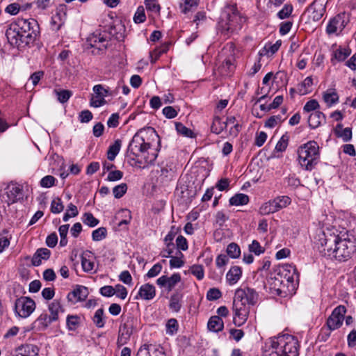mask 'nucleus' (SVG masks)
Returning <instances> with one entry per match:
<instances>
[{"mask_svg": "<svg viewBox=\"0 0 356 356\" xmlns=\"http://www.w3.org/2000/svg\"><path fill=\"white\" fill-rule=\"evenodd\" d=\"M250 307L238 300L234 299L232 306L233 323L237 327H241L245 323L250 314Z\"/></svg>", "mask_w": 356, "mask_h": 356, "instance_id": "obj_7", "label": "nucleus"}, {"mask_svg": "<svg viewBox=\"0 0 356 356\" xmlns=\"http://www.w3.org/2000/svg\"><path fill=\"white\" fill-rule=\"evenodd\" d=\"M323 98L328 106L336 104L339 100V96L334 90H327L323 94Z\"/></svg>", "mask_w": 356, "mask_h": 356, "instance_id": "obj_34", "label": "nucleus"}, {"mask_svg": "<svg viewBox=\"0 0 356 356\" xmlns=\"http://www.w3.org/2000/svg\"><path fill=\"white\" fill-rule=\"evenodd\" d=\"M298 161L306 170H312L320 158L319 145L314 140L301 145L297 149Z\"/></svg>", "mask_w": 356, "mask_h": 356, "instance_id": "obj_5", "label": "nucleus"}, {"mask_svg": "<svg viewBox=\"0 0 356 356\" xmlns=\"http://www.w3.org/2000/svg\"><path fill=\"white\" fill-rule=\"evenodd\" d=\"M83 222L93 227L98 225L99 220L91 213H86L82 218Z\"/></svg>", "mask_w": 356, "mask_h": 356, "instance_id": "obj_48", "label": "nucleus"}, {"mask_svg": "<svg viewBox=\"0 0 356 356\" xmlns=\"http://www.w3.org/2000/svg\"><path fill=\"white\" fill-rule=\"evenodd\" d=\"M92 90L94 94L92 95L90 101V106L99 108L106 104L105 97L108 95V90L104 88L103 86L98 84L94 86Z\"/></svg>", "mask_w": 356, "mask_h": 356, "instance_id": "obj_13", "label": "nucleus"}, {"mask_svg": "<svg viewBox=\"0 0 356 356\" xmlns=\"http://www.w3.org/2000/svg\"><path fill=\"white\" fill-rule=\"evenodd\" d=\"M55 93L60 103L67 102L72 95V92L67 90H55Z\"/></svg>", "mask_w": 356, "mask_h": 356, "instance_id": "obj_51", "label": "nucleus"}, {"mask_svg": "<svg viewBox=\"0 0 356 356\" xmlns=\"http://www.w3.org/2000/svg\"><path fill=\"white\" fill-rule=\"evenodd\" d=\"M229 262V257L225 254H219L216 259V265L222 273L225 270V266Z\"/></svg>", "mask_w": 356, "mask_h": 356, "instance_id": "obj_49", "label": "nucleus"}, {"mask_svg": "<svg viewBox=\"0 0 356 356\" xmlns=\"http://www.w3.org/2000/svg\"><path fill=\"white\" fill-rule=\"evenodd\" d=\"M336 136L341 138L344 142H348L352 138V131L350 128H343L341 124H337L334 129Z\"/></svg>", "mask_w": 356, "mask_h": 356, "instance_id": "obj_31", "label": "nucleus"}, {"mask_svg": "<svg viewBox=\"0 0 356 356\" xmlns=\"http://www.w3.org/2000/svg\"><path fill=\"white\" fill-rule=\"evenodd\" d=\"M299 348V341L295 336L279 334L265 342L262 356H298Z\"/></svg>", "mask_w": 356, "mask_h": 356, "instance_id": "obj_4", "label": "nucleus"}, {"mask_svg": "<svg viewBox=\"0 0 356 356\" xmlns=\"http://www.w3.org/2000/svg\"><path fill=\"white\" fill-rule=\"evenodd\" d=\"M133 321V317H128L126 321L120 326L119 334L117 341L118 346H122L126 344L129 341L132 333Z\"/></svg>", "mask_w": 356, "mask_h": 356, "instance_id": "obj_14", "label": "nucleus"}, {"mask_svg": "<svg viewBox=\"0 0 356 356\" xmlns=\"http://www.w3.org/2000/svg\"><path fill=\"white\" fill-rule=\"evenodd\" d=\"M123 177V172L120 170H112L108 174L106 180L109 181H116L120 180Z\"/></svg>", "mask_w": 356, "mask_h": 356, "instance_id": "obj_64", "label": "nucleus"}, {"mask_svg": "<svg viewBox=\"0 0 356 356\" xmlns=\"http://www.w3.org/2000/svg\"><path fill=\"white\" fill-rule=\"evenodd\" d=\"M241 248L235 243H229L227 247V254L232 259H237L241 256Z\"/></svg>", "mask_w": 356, "mask_h": 356, "instance_id": "obj_39", "label": "nucleus"}, {"mask_svg": "<svg viewBox=\"0 0 356 356\" xmlns=\"http://www.w3.org/2000/svg\"><path fill=\"white\" fill-rule=\"evenodd\" d=\"M350 53L351 51L349 48L339 47L338 48L333 51L331 61L333 64H335L336 61H343L350 54Z\"/></svg>", "mask_w": 356, "mask_h": 356, "instance_id": "obj_24", "label": "nucleus"}, {"mask_svg": "<svg viewBox=\"0 0 356 356\" xmlns=\"http://www.w3.org/2000/svg\"><path fill=\"white\" fill-rule=\"evenodd\" d=\"M249 202V197L243 193H237L229 199V204L233 206H243Z\"/></svg>", "mask_w": 356, "mask_h": 356, "instance_id": "obj_33", "label": "nucleus"}, {"mask_svg": "<svg viewBox=\"0 0 356 356\" xmlns=\"http://www.w3.org/2000/svg\"><path fill=\"white\" fill-rule=\"evenodd\" d=\"M93 323L97 327H103L105 324L104 318V309L102 308L98 309L93 316Z\"/></svg>", "mask_w": 356, "mask_h": 356, "instance_id": "obj_43", "label": "nucleus"}, {"mask_svg": "<svg viewBox=\"0 0 356 356\" xmlns=\"http://www.w3.org/2000/svg\"><path fill=\"white\" fill-rule=\"evenodd\" d=\"M282 44V42L280 40H277L275 43L273 44H266L264 47V51H266V54L268 55L272 56L275 52L278 51L280 46Z\"/></svg>", "mask_w": 356, "mask_h": 356, "instance_id": "obj_57", "label": "nucleus"}, {"mask_svg": "<svg viewBox=\"0 0 356 356\" xmlns=\"http://www.w3.org/2000/svg\"><path fill=\"white\" fill-rule=\"evenodd\" d=\"M88 296V288L83 286H76L73 291H70L67 296V300L69 302L74 305L78 302L86 300Z\"/></svg>", "mask_w": 356, "mask_h": 356, "instance_id": "obj_17", "label": "nucleus"}, {"mask_svg": "<svg viewBox=\"0 0 356 356\" xmlns=\"http://www.w3.org/2000/svg\"><path fill=\"white\" fill-rule=\"evenodd\" d=\"M106 236V229L104 227H99L94 230L92 233V238L95 241H99Z\"/></svg>", "mask_w": 356, "mask_h": 356, "instance_id": "obj_54", "label": "nucleus"}, {"mask_svg": "<svg viewBox=\"0 0 356 356\" xmlns=\"http://www.w3.org/2000/svg\"><path fill=\"white\" fill-rule=\"evenodd\" d=\"M39 350L36 346L26 344L17 348L13 356H38Z\"/></svg>", "mask_w": 356, "mask_h": 356, "instance_id": "obj_21", "label": "nucleus"}, {"mask_svg": "<svg viewBox=\"0 0 356 356\" xmlns=\"http://www.w3.org/2000/svg\"><path fill=\"white\" fill-rule=\"evenodd\" d=\"M113 289L115 290V295H116V296L122 300H124L127 298V290L124 286L121 284H116L115 286H113Z\"/></svg>", "mask_w": 356, "mask_h": 356, "instance_id": "obj_58", "label": "nucleus"}, {"mask_svg": "<svg viewBox=\"0 0 356 356\" xmlns=\"http://www.w3.org/2000/svg\"><path fill=\"white\" fill-rule=\"evenodd\" d=\"M277 211V210L273 200L264 202L261 205V207L259 209V213L261 216L274 213Z\"/></svg>", "mask_w": 356, "mask_h": 356, "instance_id": "obj_32", "label": "nucleus"}, {"mask_svg": "<svg viewBox=\"0 0 356 356\" xmlns=\"http://www.w3.org/2000/svg\"><path fill=\"white\" fill-rule=\"evenodd\" d=\"M234 299L246 303L250 307V305H254L257 302L258 294L253 289L239 288L236 290Z\"/></svg>", "mask_w": 356, "mask_h": 356, "instance_id": "obj_10", "label": "nucleus"}, {"mask_svg": "<svg viewBox=\"0 0 356 356\" xmlns=\"http://www.w3.org/2000/svg\"><path fill=\"white\" fill-rule=\"evenodd\" d=\"M282 122L280 115H273L269 118L265 122V127L268 128H274L280 124Z\"/></svg>", "mask_w": 356, "mask_h": 356, "instance_id": "obj_59", "label": "nucleus"}, {"mask_svg": "<svg viewBox=\"0 0 356 356\" xmlns=\"http://www.w3.org/2000/svg\"><path fill=\"white\" fill-rule=\"evenodd\" d=\"M181 281V276L179 273H174L170 277L163 275L156 280V284L161 288L166 287L171 291L177 283Z\"/></svg>", "mask_w": 356, "mask_h": 356, "instance_id": "obj_18", "label": "nucleus"}, {"mask_svg": "<svg viewBox=\"0 0 356 356\" xmlns=\"http://www.w3.org/2000/svg\"><path fill=\"white\" fill-rule=\"evenodd\" d=\"M168 49V45L164 44L159 47L156 48L149 53V57L152 63H155L162 54L165 53Z\"/></svg>", "mask_w": 356, "mask_h": 356, "instance_id": "obj_40", "label": "nucleus"}, {"mask_svg": "<svg viewBox=\"0 0 356 356\" xmlns=\"http://www.w3.org/2000/svg\"><path fill=\"white\" fill-rule=\"evenodd\" d=\"M39 33V26L33 18H17L8 26L6 36L8 42L15 47L33 43Z\"/></svg>", "mask_w": 356, "mask_h": 356, "instance_id": "obj_3", "label": "nucleus"}, {"mask_svg": "<svg viewBox=\"0 0 356 356\" xmlns=\"http://www.w3.org/2000/svg\"><path fill=\"white\" fill-rule=\"evenodd\" d=\"M346 309L343 305L337 307L327 320L326 325L330 330L339 328L344 321Z\"/></svg>", "mask_w": 356, "mask_h": 356, "instance_id": "obj_11", "label": "nucleus"}, {"mask_svg": "<svg viewBox=\"0 0 356 356\" xmlns=\"http://www.w3.org/2000/svg\"><path fill=\"white\" fill-rule=\"evenodd\" d=\"M51 255V251L47 248H39L34 253L31 262L34 266H38L42 260H47Z\"/></svg>", "mask_w": 356, "mask_h": 356, "instance_id": "obj_23", "label": "nucleus"}, {"mask_svg": "<svg viewBox=\"0 0 356 356\" xmlns=\"http://www.w3.org/2000/svg\"><path fill=\"white\" fill-rule=\"evenodd\" d=\"M207 327L210 331L218 332L222 330L224 327V322L220 317L213 316L209 318Z\"/></svg>", "mask_w": 356, "mask_h": 356, "instance_id": "obj_28", "label": "nucleus"}, {"mask_svg": "<svg viewBox=\"0 0 356 356\" xmlns=\"http://www.w3.org/2000/svg\"><path fill=\"white\" fill-rule=\"evenodd\" d=\"M325 121V115L322 112L315 111L312 113L308 118V123L311 128L316 129Z\"/></svg>", "mask_w": 356, "mask_h": 356, "instance_id": "obj_27", "label": "nucleus"}, {"mask_svg": "<svg viewBox=\"0 0 356 356\" xmlns=\"http://www.w3.org/2000/svg\"><path fill=\"white\" fill-rule=\"evenodd\" d=\"M249 251L250 252L254 253L256 255H260L265 252V248L262 247L260 243L256 241L253 240L252 243L248 246Z\"/></svg>", "mask_w": 356, "mask_h": 356, "instance_id": "obj_44", "label": "nucleus"}, {"mask_svg": "<svg viewBox=\"0 0 356 356\" xmlns=\"http://www.w3.org/2000/svg\"><path fill=\"white\" fill-rule=\"evenodd\" d=\"M159 142V137L154 129L147 127L140 129L129 143V156L135 160L136 166L145 168L155 161L157 152L154 146Z\"/></svg>", "mask_w": 356, "mask_h": 356, "instance_id": "obj_2", "label": "nucleus"}, {"mask_svg": "<svg viewBox=\"0 0 356 356\" xmlns=\"http://www.w3.org/2000/svg\"><path fill=\"white\" fill-rule=\"evenodd\" d=\"M116 218L119 219L118 226L128 225L131 220V211L128 209H121L117 214Z\"/></svg>", "mask_w": 356, "mask_h": 356, "instance_id": "obj_35", "label": "nucleus"}, {"mask_svg": "<svg viewBox=\"0 0 356 356\" xmlns=\"http://www.w3.org/2000/svg\"><path fill=\"white\" fill-rule=\"evenodd\" d=\"M145 6L148 11L154 14H159L160 12L161 7L156 0H145Z\"/></svg>", "mask_w": 356, "mask_h": 356, "instance_id": "obj_45", "label": "nucleus"}, {"mask_svg": "<svg viewBox=\"0 0 356 356\" xmlns=\"http://www.w3.org/2000/svg\"><path fill=\"white\" fill-rule=\"evenodd\" d=\"M181 297L179 294H175L170 297L169 307L172 311L178 312L180 310L181 307Z\"/></svg>", "mask_w": 356, "mask_h": 356, "instance_id": "obj_41", "label": "nucleus"}, {"mask_svg": "<svg viewBox=\"0 0 356 356\" xmlns=\"http://www.w3.org/2000/svg\"><path fill=\"white\" fill-rule=\"evenodd\" d=\"M127 191V185L124 183L120 184L113 188V193L115 198L122 197Z\"/></svg>", "mask_w": 356, "mask_h": 356, "instance_id": "obj_52", "label": "nucleus"}, {"mask_svg": "<svg viewBox=\"0 0 356 356\" xmlns=\"http://www.w3.org/2000/svg\"><path fill=\"white\" fill-rule=\"evenodd\" d=\"M136 356H166L162 347L153 345H143L138 350Z\"/></svg>", "mask_w": 356, "mask_h": 356, "instance_id": "obj_19", "label": "nucleus"}, {"mask_svg": "<svg viewBox=\"0 0 356 356\" xmlns=\"http://www.w3.org/2000/svg\"><path fill=\"white\" fill-rule=\"evenodd\" d=\"M273 201L275 202V205L277 208V211L282 209L286 207L291 202V198L289 196L286 195L277 197L275 199H273Z\"/></svg>", "mask_w": 356, "mask_h": 356, "instance_id": "obj_37", "label": "nucleus"}, {"mask_svg": "<svg viewBox=\"0 0 356 356\" xmlns=\"http://www.w3.org/2000/svg\"><path fill=\"white\" fill-rule=\"evenodd\" d=\"M289 136L286 134L283 135L275 146V149L277 152H284L288 145Z\"/></svg>", "mask_w": 356, "mask_h": 356, "instance_id": "obj_56", "label": "nucleus"}, {"mask_svg": "<svg viewBox=\"0 0 356 356\" xmlns=\"http://www.w3.org/2000/svg\"><path fill=\"white\" fill-rule=\"evenodd\" d=\"M166 333L173 335L178 330V323L175 318H170L168 321L166 325Z\"/></svg>", "mask_w": 356, "mask_h": 356, "instance_id": "obj_46", "label": "nucleus"}, {"mask_svg": "<svg viewBox=\"0 0 356 356\" xmlns=\"http://www.w3.org/2000/svg\"><path fill=\"white\" fill-rule=\"evenodd\" d=\"M242 270L241 267L232 266L227 273L226 279L230 285L235 284L241 277Z\"/></svg>", "mask_w": 356, "mask_h": 356, "instance_id": "obj_26", "label": "nucleus"}, {"mask_svg": "<svg viewBox=\"0 0 356 356\" xmlns=\"http://www.w3.org/2000/svg\"><path fill=\"white\" fill-rule=\"evenodd\" d=\"M121 147L120 140H115V143L111 145L107 152V158L110 161H113L116 156L118 154Z\"/></svg>", "mask_w": 356, "mask_h": 356, "instance_id": "obj_36", "label": "nucleus"}, {"mask_svg": "<svg viewBox=\"0 0 356 356\" xmlns=\"http://www.w3.org/2000/svg\"><path fill=\"white\" fill-rule=\"evenodd\" d=\"M55 321H57V320L53 318L50 314H49L45 312H42L36 320L40 328L42 330H45L49 327V325Z\"/></svg>", "mask_w": 356, "mask_h": 356, "instance_id": "obj_30", "label": "nucleus"}, {"mask_svg": "<svg viewBox=\"0 0 356 356\" xmlns=\"http://www.w3.org/2000/svg\"><path fill=\"white\" fill-rule=\"evenodd\" d=\"M35 303L30 298L22 296L17 299L15 303V314L21 318L29 317L35 310Z\"/></svg>", "mask_w": 356, "mask_h": 356, "instance_id": "obj_9", "label": "nucleus"}, {"mask_svg": "<svg viewBox=\"0 0 356 356\" xmlns=\"http://www.w3.org/2000/svg\"><path fill=\"white\" fill-rule=\"evenodd\" d=\"M313 86V79L312 76L306 77L302 82L298 85V92L300 95H305L312 92Z\"/></svg>", "mask_w": 356, "mask_h": 356, "instance_id": "obj_29", "label": "nucleus"}, {"mask_svg": "<svg viewBox=\"0 0 356 356\" xmlns=\"http://www.w3.org/2000/svg\"><path fill=\"white\" fill-rule=\"evenodd\" d=\"M146 15L143 6H138L134 16V21L136 24H140L145 21Z\"/></svg>", "mask_w": 356, "mask_h": 356, "instance_id": "obj_47", "label": "nucleus"}, {"mask_svg": "<svg viewBox=\"0 0 356 356\" xmlns=\"http://www.w3.org/2000/svg\"><path fill=\"white\" fill-rule=\"evenodd\" d=\"M175 129L177 133L183 136L188 137V138H193L194 134L193 131L186 127H185L182 123L181 122H175Z\"/></svg>", "mask_w": 356, "mask_h": 356, "instance_id": "obj_42", "label": "nucleus"}, {"mask_svg": "<svg viewBox=\"0 0 356 356\" xmlns=\"http://www.w3.org/2000/svg\"><path fill=\"white\" fill-rule=\"evenodd\" d=\"M190 271L199 280H202L204 277V268L201 265H193L191 268Z\"/></svg>", "mask_w": 356, "mask_h": 356, "instance_id": "obj_55", "label": "nucleus"}, {"mask_svg": "<svg viewBox=\"0 0 356 356\" xmlns=\"http://www.w3.org/2000/svg\"><path fill=\"white\" fill-rule=\"evenodd\" d=\"M324 220L320 219L321 230L318 234L317 243L319 252L325 257L345 261L350 258L356 250V241L348 232H339L333 227L325 226Z\"/></svg>", "mask_w": 356, "mask_h": 356, "instance_id": "obj_1", "label": "nucleus"}, {"mask_svg": "<svg viewBox=\"0 0 356 356\" xmlns=\"http://www.w3.org/2000/svg\"><path fill=\"white\" fill-rule=\"evenodd\" d=\"M350 21L349 15L341 13L332 18L326 27L328 35H339Z\"/></svg>", "mask_w": 356, "mask_h": 356, "instance_id": "obj_8", "label": "nucleus"}, {"mask_svg": "<svg viewBox=\"0 0 356 356\" xmlns=\"http://www.w3.org/2000/svg\"><path fill=\"white\" fill-rule=\"evenodd\" d=\"M162 112L165 117L168 119L175 118L178 114V111L170 106L163 108Z\"/></svg>", "mask_w": 356, "mask_h": 356, "instance_id": "obj_63", "label": "nucleus"}, {"mask_svg": "<svg viewBox=\"0 0 356 356\" xmlns=\"http://www.w3.org/2000/svg\"><path fill=\"white\" fill-rule=\"evenodd\" d=\"M225 129V122L222 121L219 117H215L211 127V130L216 134H220Z\"/></svg>", "mask_w": 356, "mask_h": 356, "instance_id": "obj_38", "label": "nucleus"}, {"mask_svg": "<svg viewBox=\"0 0 356 356\" xmlns=\"http://www.w3.org/2000/svg\"><path fill=\"white\" fill-rule=\"evenodd\" d=\"M156 296L155 286L149 283L142 285L138 292L136 299L141 298L145 300H152Z\"/></svg>", "mask_w": 356, "mask_h": 356, "instance_id": "obj_20", "label": "nucleus"}, {"mask_svg": "<svg viewBox=\"0 0 356 356\" xmlns=\"http://www.w3.org/2000/svg\"><path fill=\"white\" fill-rule=\"evenodd\" d=\"M48 310L53 318L59 319V314L63 313L65 309L63 307L60 300L54 299L52 302L48 304Z\"/></svg>", "mask_w": 356, "mask_h": 356, "instance_id": "obj_25", "label": "nucleus"}, {"mask_svg": "<svg viewBox=\"0 0 356 356\" xmlns=\"http://www.w3.org/2000/svg\"><path fill=\"white\" fill-rule=\"evenodd\" d=\"M64 207L59 197L54 198L51 204V211L54 213H59L63 211Z\"/></svg>", "mask_w": 356, "mask_h": 356, "instance_id": "obj_53", "label": "nucleus"}, {"mask_svg": "<svg viewBox=\"0 0 356 356\" xmlns=\"http://www.w3.org/2000/svg\"><path fill=\"white\" fill-rule=\"evenodd\" d=\"M245 19L234 7L228 8L219 22V27L225 34L238 31L242 28Z\"/></svg>", "mask_w": 356, "mask_h": 356, "instance_id": "obj_6", "label": "nucleus"}, {"mask_svg": "<svg viewBox=\"0 0 356 356\" xmlns=\"http://www.w3.org/2000/svg\"><path fill=\"white\" fill-rule=\"evenodd\" d=\"M22 196L21 188L16 185L8 186L1 195V201L6 202L8 206L16 202Z\"/></svg>", "mask_w": 356, "mask_h": 356, "instance_id": "obj_16", "label": "nucleus"}, {"mask_svg": "<svg viewBox=\"0 0 356 356\" xmlns=\"http://www.w3.org/2000/svg\"><path fill=\"white\" fill-rule=\"evenodd\" d=\"M293 8L291 4H285L284 7L277 13V17L280 19L288 18L292 13Z\"/></svg>", "mask_w": 356, "mask_h": 356, "instance_id": "obj_50", "label": "nucleus"}, {"mask_svg": "<svg viewBox=\"0 0 356 356\" xmlns=\"http://www.w3.org/2000/svg\"><path fill=\"white\" fill-rule=\"evenodd\" d=\"M309 17L314 22L319 21L325 13V3L323 0H314L307 8Z\"/></svg>", "mask_w": 356, "mask_h": 356, "instance_id": "obj_15", "label": "nucleus"}, {"mask_svg": "<svg viewBox=\"0 0 356 356\" xmlns=\"http://www.w3.org/2000/svg\"><path fill=\"white\" fill-rule=\"evenodd\" d=\"M81 266L83 270L86 273H92L97 271L95 264L93 261V256L90 252L84 253L81 256Z\"/></svg>", "mask_w": 356, "mask_h": 356, "instance_id": "obj_22", "label": "nucleus"}, {"mask_svg": "<svg viewBox=\"0 0 356 356\" xmlns=\"http://www.w3.org/2000/svg\"><path fill=\"white\" fill-rule=\"evenodd\" d=\"M56 178L51 175H47L40 180V186L43 188H50L55 184Z\"/></svg>", "mask_w": 356, "mask_h": 356, "instance_id": "obj_60", "label": "nucleus"}, {"mask_svg": "<svg viewBox=\"0 0 356 356\" xmlns=\"http://www.w3.org/2000/svg\"><path fill=\"white\" fill-rule=\"evenodd\" d=\"M108 35L106 33L96 31L87 38V43L91 47H95L99 51L106 49L108 44Z\"/></svg>", "mask_w": 356, "mask_h": 356, "instance_id": "obj_12", "label": "nucleus"}, {"mask_svg": "<svg viewBox=\"0 0 356 356\" xmlns=\"http://www.w3.org/2000/svg\"><path fill=\"white\" fill-rule=\"evenodd\" d=\"M162 270V266L159 263L154 264L147 272L145 277L152 278L157 276Z\"/></svg>", "mask_w": 356, "mask_h": 356, "instance_id": "obj_62", "label": "nucleus"}, {"mask_svg": "<svg viewBox=\"0 0 356 356\" xmlns=\"http://www.w3.org/2000/svg\"><path fill=\"white\" fill-rule=\"evenodd\" d=\"M222 293L221 291L216 288L210 289L207 293V298L209 300H216L221 298Z\"/></svg>", "mask_w": 356, "mask_h": 356, "instance_id": "obj_61", "label": "nucleus"}]
</instances>
